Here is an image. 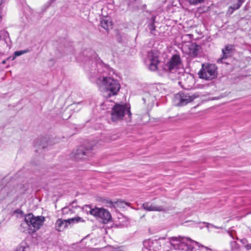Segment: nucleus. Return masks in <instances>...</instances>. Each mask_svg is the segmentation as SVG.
Wrapping results in <instances>:
<instances>
[{
    "label": "nucleus",
    "mask_w": 251,
    "mask_h": 251,
    "mask_svg": "<svg viewBox=\"0 0 251 251\" xmlns=\"http://www.w3.org/2000/svg\"><path fill=\"white\" fill-rule=\"evenodd\" d=\"M15 251H29V247L25 242H22L17 247Z\"/></svg>",
    "instance_id": "obj_17"
},
{
    "label": "nucleus",
    "mask_w": 251,
    "mask_h": 251,
    "mask_svg": "<svg viewBox=\"0 0 251 251\" xmlns=\"http://www.w3.org/2000/svg\"><path fill=\"white\" fill-rule=\"evenodd\" d=\"M189 2L190 4L194 5H196L199 3V2L198 1V0H189Z\"/></svg>",
    "instance_id": "obj_24"
},
{
    "label": "nucleus",
    "mask_w": 251,
    "mask_h": 251,
    "mask_svg": "<svg viewBox=\"0 0 251 251\" xmlns=\"http://www.w3.org/2000/svg\"><path fill=\"white\" fill-rule=\"evenodd\" d=\"M84 220L79 217H75L68 220L58 219L55 222V228L58 231H62L68 227L69 224L78 223Z\"/></svg>",
    "instance_id": "obj_7"
},
{
    "label": "nucleus",
    "mask_w": 251,
    "mask_h": 251,
    "mask_svg": "<svg viewBox=\"0 0 251 251\" xmlns=\"http://www.w3.org/2000/svg\"><path fill=\"white\" fill-rule=\"evenodd\" d=\"M149 28L151 32L154 31L155 29V26L153 23H151L149 25Z\"/></svg>",
    "instance_id": "obj_23"
},
{
    "label": "nucleus",
    "mask_w": 251,
    "mask_h": 251,
    "mask_svg": "<svg viewBox=\"0 0 251 251\" xmlns=\"http://www.w3.org/2000/svg\"><path fill=\"white\" fill-rule=\"evenodd\" d=\"M29 51L28 50H20V51H16L14 52V56L12 57V60H14L16 57L20 56L23 55L25 53H27Z\"/></svg>",
    "instance_id": "obj_19"
},
{
    "label": "nucleus",
    "mask_w": 251,
    "mask_h": 251,
    "mask_svg": "<svg viewBox=\"0 0 251 251\" xmlns=\"http://www.w3.org/2000/svg\"><path fill=\"white\" fill-rule=\"evenodd\" d=\"M231 6L228 8L227 13L232 14L235 10L240 8L245 0H230Z\"/></svg>",
    "instance_id": "obj_13"
},
{
    "label": "nucleus",
    "mask_w": 251,
    "mask_h": 251,
    "mask_svg": "<svg viewBox=\"0 0 251 251\" xmlns=\"http://www.w3.org/2000/svg\"><path fill=\"white\" fill-rule=\"evenodd\" d=\"M126 114L131 117L130 107L127 104L116 103L112 108L111 112V119L113 122H118L123 120Z\"/></svg>",
    "instance_id": "obj_3"
},
{
    "label": "nucleus",
    "mask_w": 251,
    "mask_h": 251,
    "mask_svg": "<svg viewBox=\"0 0 251 251\" xmlns=\"http://www.w3.org/2000/svg\"><path fill=\"white\" fill-rule=\"evenodd\" d=\"M204 0H198V1L200 3L202 2Z\"/></svg>",
    "instance_id": "obj_27"
},
{
    "label": "nucleus",
    "mask_w": 251,
    "mask_h": 251,
    "mask_svg": "<svg viewBox=\"0 0 251 251\" xmlns=\"http://www.w3.org/2000/svg\"><path fill=\"white\" fill-rule=\"evenodd\" d=\"M148 61H149V68L151 71H156L158 68L160 61L158 59V52L155 50H151L148 54Z\"/></svg>",
    "instance_id": "obj_11"
},
{
    "label": "nucleus",
    "mask_w": 251,
    "mask_h": 251,
    "mask_svg": "<svg viewBox=\"0 0 251 251\" xmlns=\"http://www.w3.org/2000/svg\"><path fill=\"white\" fill-rule=\"evenodd\" d=\"M5 63H6V61H5V60H3V61H2V63H3V64H5Z\"/></svg>",
    "instance_id": "obj_28"
},
{
    "label": "nucleus",
    "mask_w": 251,
    "mask_h": 251,
    "mask_svg": "<svg viewBox=\"0 0 251 251\" xmlns=\"http://www.w3.org/2000/svg\"><path fill=\"white\" fill-rule=\"evenodd\" d=\"M100 25L103 28L109 30L112 28L111 21L107 18L103 19L100 22Z\"/></svg>",
    "instance_id": "obj_16"
},
{
    "label": "nucleus",
    "mask_w": 251,
    "mask_h": 251,
    "mask_svg": "<svg viewBox=\"0 0 251 251\" xmlns=\"http://www.w3.org/2000/svg\"><path fill=\"white\" fill-rule=\"evenodd\" d=\"M6 0H0V5L4 3Z\"/></svg>",
    "instance_id": "obj_26"
},
{
    "label": "nucleus",
    "mask_w": 251,
    "mask_h": 251,
    "mask_svg": "<svg viewBox=\"0 0 251 251\" xmlns=\"http://www.w3.org/2000/svg\"><path fill=\"white\" fill-rule=\"evenodd\" d=\"M234 50L232 45H227L222 49L223 57L218 60V62H221L223 59L227 58L231 56Z\"/></svg>",
    "instance_id": "obj_12"
},
{
    "label": "nucleus",
    "mask_w": 251,
    "mask_h": 251,
    "mask_svg": "<svg viewBox=\"0 0 251 251\" xmlns=\"http://www.w3.org/2000/svg\"><path fill=\"white\" fill-rule=\"evenodd\" d=\"M246 248L248 250L251 249V244H248L246 246Z\"/></svg>",
    "instance_id": "obj_25"
},
{
    "label": "nucleus",
    "mask_w": 251,
    "mask_h": 251,
    "mask_svg": "<svg viewBox=\"0 0 251 251\" xmlns=\"http://www.w3.org/2000/svg\"><path fill=\"white\" fill-rule=\"evenodd\" d=\"M170 241L174 248L178 251H212L188 238L172 237L170 238Z\"/></svg>",
    "instance_id": "obj_2"
},
{
    "label": "nucleus",
    "mask_w": 251,
    "mask_h": 251,
    "mask_svg": "<svg viewBox=\"0 0 251 251\" xmlns=\"http://www.w3.org/2000/svg\"><path fill=\"white\" fill-rule=\"evenodd\" d=\"M180 64V58L179 55L175 54L170 59L164 67V70L170 73H174L178 68Z\"/></svg>",
    "instance_id": "obj_9"
},
{
    "label": "nucleus",
    "mask_w": 251,
    "mask_h": 251,
    "mask_svg": "<svg viewBox=\"0 0 251 251\" xmlns=\"http://www.w3.org/2000/svg\"><path fill=\"white\" fill-rule=\"evenodd\" d=\"M143 245L145 249H143V251H147L149 250V247H150V242L149 241H145L143 242Z\"/></svg>",
    "instance_id": "obj_20"
},
{
    "label": "nucleus",
    "mask_w": 251,
    "mask_h": 251,
    "mask_svg": "<svg viewBox=\"0 0 251 251\" xmlns=\"http://www.w3.org/2000/svg\"><path fill=\"white\" fill-rule=\"evenodd\" d=\"M195 99L193 96L183 92H179L175 95L174 101L177 106H184L191 102Z\"/></svg>",
    "instance_id": "obj_8"
},
{
    "label": "nucleus",
    "mask_w": 251,
    "mask_h": 251,
    "mask_svg": "<svg viewBox=\"0 0 251 251\" xmlns=\"http://www.w3.org/2000/svg\"><path fill=\"white\" fill-rule=\"evenodd\" d=\"M94 208H92V206L90 205H86L83 208V210L85 211L87 213L90 214V209H94Z\"/></svg>",
    "instance_id": "obj_21"
},
{
    "label": "nucleus",
    "mask_w": 251,
    "mask_h": 251,
    "mask_svg": "<svg viewBox=\"0 0 251 251\" xmlns=\"http://www.w3.org/2000/svg\"><path fill=\"white\" fill-rule=\"evenodd\" d=\"M230 244L232 251H239V246L236 242L231 241Z\"/></svg>",
    "instance_id": "obj_18"
},
{
    "label": "nucleus",
    "mask_w": 251,
    "mask_h": 251,
    "mask_svg": "<svg viewBox=\"0 0 251 251\" xmlns=\"http://www.w3.org/2000/svg\"><path fill=\"white\" fill-rule=\"evenodd\" d=\"M199 46L194 44L191 43L189 45V51L188 53L190 55L193 57H195L198 55L199 50Z\"/></svg>",
    "instance_id": "obj_15"
},
{
    "label": "nucleus",
    "mask_w": 251,
    "mask_h": 251,
    "mask_svg": "<svg viewBox=\"0 0 251 251\" xmlns=\"http://www.w3.org/2000/svg\"><path fill=\"white\" fill-rule=\"evenodd\" d=\"M24 221L28 227L35 231L43 225L45 218L43 216H34L33 214L29 213L25 216Z\"/></svg>",
    "instance_id": "obj_4"
},
{
    "label": "nucleus",
    "mask_w": 251,
    "mask_h": 251,
    "mask_svg": "<svg viewBox=\"0 0 251 251\" xmlns=\"http://www.w3.org/2000/svg\"><path fill=\"white\" fill-rule=\"evenodd\" d=\"M143 208L147 211H163L164 208L161 205H155L150 202H145L142 205Z\"/></svg>",
    "instance_id": "obj_14"
},
{
    "label": "nucleus",
    "mask_w": 251,
    "mask_h": 251,
    "mask_svg": "<svg viewBox=\"0 0 251 251\" xmlns=\"http://www.w3.org/2000/svg\"><path fill=\"white\" fill-rule=\"evenodd\" d=\"M110 69L101 61L94 62L88 70L89 78L95 82L99 89L104 93L105 97H110L116 95L121 85L118 81L108 76Z\"/></svg>",
    "instance_id": "obj_1"
},
{
    "label": "nucleus",
    "mask_w": 251,
    "mask_h": 251,
    "mask_svg": "<svg viewBox=\"0 0 251 251\" xmlns=\"http://www.w3.org/2000/svg\"><path fill=\"white\" fill-rule=\"evenodd\" d=\"M90 214L98 219L104 224L107 223L111 219L110 213L103 208L94 207L90 209Z\"/></svg>",
    "instance_id": "obj_6"
},
{
    "label": "nucleus",
    "mask_w": 251,
    "mask_h": 251,
    "mask_svg": "<svg viewBox=\"0 0 251 251\" xmlns=\"http://www.w3.org/2000/svg\"><path fill=\"white\" fill-rule=\"evenodd\" d=\"M92 148L85 149L80 148L77 149L75 152H72V157L75 160H84L87 159L92 155Z\"/></svg>",
    "instance_id": "obj_10"
},
{
    "label": "nucleus",
    "mask_w": 251,
    "mask_h": 251,
    "mask_svg": "<svg viewBox=\"0 0 251 251\" xmlns=\"http://www.w3.org/2000/svg\"><path fill=\"white\" fill-rule=\"evenodd\" d=\"M3 36L4 37H8L9 33L6 31H0V40H1V36Z\"/></svg>",
    "instance_id": "obj_22"
},
{
    "label": "nucleus",
    "mask_w": 251,
    "mask_h": 251,
    "mask_svg": "<svg viewBox=\"0 0 251 251\" xmlns=\"http://www.w3.org/2000/svg\"><path fill=\"white\" fill-rule=\"evenodd\" d=\"M200 77L205 80H211L217 75V68L214 64H202V69L200 71Z\"/></svg>",
    "instance_id": "obj_5"
}]
</instances>
